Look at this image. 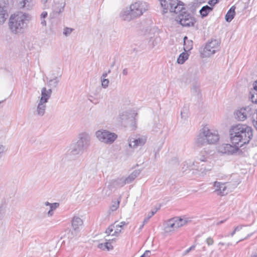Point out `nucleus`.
<instances>
[{"mask_svg": "<svg viewBox=\"0 0 257 257\" xmlns=\"http://www.w3.org/2000/svg\"><path fill=\"white\" fill-rule=\"evenodd\" d=\"M212 7L206 5L205 6H203L199 12L202 17H205L208 15L209 13L211 12L212 10Z\"/></svg>", "mask_w": 257, "mask_h": 257, "instance_id": "nucleus-26", "label": "nucleus"}, {"mask_svg": "<svg viewBox=\"0 0 257 257\" xmlns=\"http://www.w3.org/2000/svg\"><path fill=\"white\" fill-rule=\"evenodd\" d=\"M144 225H145V224H144V222H143V224H142V225H141V226L140 227V230H141V229L143 228V227H144Z\"/></svg>", "mask_w": 257, "mask_h": 257, "instance_id": "nucleus-58", "label": "nucleus"}, {"mask_svg": "<svg viewBox=\"0 0 257 257\" xmlns=\"http://www.w3.org/2000/svg\"><path fill=\"white\" fill-rule=\"evenodd\" d=\"M161 7L163 8L162 13L165 14L168 11V8H167V5L170 6L171 5H175L178 0H159Z\"/></svg>", "mask_w": 257, "mask_h": 257, "instance_id": "nucleus-19", "label": "nucleus"}, {"mask_svg": "<svg viewBox=\"0 0 257 257\" xmlns=\"http://www.w3.org/2000/svg\"><path fill=\"white\" fill-rule=\"evenodd\" d=\"M184 50H185V51H187L186 49H185V48H184Z\"/></svg>", "mask_w": 257, "mask_h": 257, "instance_id": "nucleus-64", "label": "nucleus"}, {"mask_svg": "<svg viewBox=\"0 0 257 257\" xmlns=\"http://www.w3.org/2000/svg\"><path fill=\"white\" fill-rule=\"evenodd\" d=\"M107 73H103L101 76V78L102 79L103 78H105V77L107 76Z\"/></svg>", "mask_w": 257, "mask_h": 257, "instance_id": "nucleus-53", "label": "nucleus"}, {"mask_svg": "<svg viewBox=\"0 0 257 257\" xmlns=\"http://www.w3.org/2000/svg\"><path fill=\"white\" fill-rule=\"evenodd\" d=\"M28 0H23L22 2H20L21 7L24 8L26 7V5L27 3H28Z\"/></svg>", "mask_w": 257, "mask_h": 257, "instance_id": "nucleus-46", "label": "nucleus"}, {"mask_svg": "<svg viewBox=\"0 0 257 257\" xmlns=\"http://www.w3.org/2000/svg\"><path fill=\"white\" fill-rule=\"evenodd\" d=\"M218 47V41L215 39L211 40L206 44L203 50L200 51L202 57L203 58L210 57L216 52Z\"/></svg>", "mask_w": 257, "mask_h": 257, "instance_id": "nucleus-9", "label": "nucleus"}, {"mask_svg": "<svg viewBox=\"0 0 257 257\" xmlns=\"http://www.w3.org/2000/svg\"><path fill=\"white\" fill-rule=\"evenodd\" d=\"M48 0H41L42 1V3L44 5H45L46 4V3H47Z\"/></svg>", "mask_w": 257, "mask_h": 257, "instance_id": "nucleus-55", "label": "nucleus"}, {"mask_svg": "<svg viewBox=\"0 0 257 257\" xmlns=\"http://www.w3.org/2000/svg\"><path fill=\"white\" fill-rule=\"evenodd\" d=\"M83 224L82 220L78 217H74L72 220V226L75 231H78Z\"/></svg>", "mask_w": 257, "mask_h": 257, "instance_id": "nucleus-24", "label": "nucleus"}, {"mask_svg": "<svg viewBox=\"0 0 257 257\" xmlns=\"http://www.w3.org/2000/svg\"><path fill=\"white\" fill-rule=\"evenodd\" d=\"M188 54L185 52L182 53L177 59V62L179 64H182L188 59Z\"/></svg>", "mask_w": 257, "mask_h": 257, "instance_id": "nucleus-28", "label": "nucleus"}, {"mask_svg": "<svg viewBox=\"0 0 257 257\" xmlns=\"http://www.w3.org/2000/svg\"><path fill=\"white\" fill-rule=\"evenodd\" d=\"M224 244H225V243L223 242H219V245H224Z\"/></svg>", "mask_w": 257, "mask_h": 257, "instance_id": "nucleus-60", "label": "nucleus"}, {"mask_svg": "<svg viewBox=\"0 0 257 257\" xmlns=\"http://www.w3.org/2000/svg\"><path fill=\"white\" fill-rule=\"evenodd\" d=\"M122 73L123 75L126 76L128 74V70L127 68H124L123 69Z\"/></svg>", "mask_w": 257, "mask_h": 257, "instance_id": "nucleus-48", "label": "nucleus"}, {"mask_svg": "<svg viewBox=\"0 0 257 257\" xmlns=\"http://www.w3.org/2000/svg\"><path fill=\"white\" fill-rule=\"evenodd\" d=\"M210 159V157L207 154L206 151H202L194 162L211 163L209 161Z\"/></svg>", "mask_w": 257, "mask_h": 257, "instance_id": "nucleus-20", "label": "nucleus"}, {"mask_svg": "<svg viewBox=\"0 0 257 257\" xmlns=\"http://www.w3.org/2000/svg\"><path fill=\"white\" fill-rule=\"evenodd\" d=\"M121 200V196H120L116 201L112 202V204L110 206V209L112 211H115L119 207L120 201Z\"/></svg>", "mask_w": 257, "mask_h": 257, "instance_id": "nucleus-30", "label": "nucleus"}, {"mask_svg": "<svg viewBox=\"0 0 257 257\" xmlns=\"http://www.w3.org/2000/svg\"><path fill=\"white\" fill-rule=\"evenodd\" d=\"M52 204V203H49V202H48V201H47V202H45V205L46 206H51V204Z\"/></svg>", "mask_w": 257, "mask_h": 257, "instance_id": "nucleus-54", "label": "nucleus"}, {"mask_svg": "<svg viewBox=\"0 0 257 257\" xmlns=\"http://www.w3.org/2000/svg\"><path fill=\"white\" fill-rule=\"evenodd\" d=\"M235 7L234 6H232L227 12L225 15V20L226 22H230L234 18L235 14Z\"/></svg>", "mask_w": 257, "mask_h": 257, "instance_id": "nucleus-25", "label": "nucleus"}, {"mask_svg": "<svg viewBox=\"0 0 257 257\" xmlns=\"http://www.w3.org/2000/svg\"><path fill=\"white\" fill-rule=\"evenodd\" d=\"M242 227V225H239V226H236L234 229H235V231H238L239 230H240V229H241Z\"/></svg>", "mask_w": 257, "mask_h": 257, "instance_id": "nucleus-50", "label": "nucleus"}, {"mask_svg": "<svg viewBox=\"0 0 257 257\" xmlns=\"http://www.w3.org/2000/svg\"><path fill=\"white\" fill-rule=\"evenodd\" d=\"M125 184L123 180V177L112 180L109 182V184L108 185V188L110 191L108 192L107 195H110L113 189H116L118 188L122 187Z\"/></svg>", "mask_w": 257, "mask_h": 257, "instance_id": "nucleus-14", "label": "nucleus"}, {"mask_svg": "<svg viewBox=\"0 0 257 257\" xmlns=\"http://www.w3.org/2000/svg\"><path fill=\"white\" fill-rule=\"evenodd\" d=\"M251 120L253 126L257 130V109H254V112L251 118Z\"/></svg>", "mask_w": 257, "mask_h": 257, "instance_id": "nucleus-31", "label": "nucleus"}, {"mask_svg": "<svg viewBox=\"0 0 257 257\" xmlns=\"http://www.w3.org/2000/svg\"><path fill=\"white\" fill-rule=\"evenodd\" d=\"M226 245H227V246H229L230 245H231V244H230V243H228Z\"/></svg>", "mask_w": 257, "mask_h": 257, "instance_id": "nucleus-62", "label": "nucleus"}, {"mask_svg": "<svg viewBox=\"0 0 257 257\" xmlns=\"http://www.w3.org/2000/svg\"><path fill=\"white\" fill-rule=\"evenodd\" d=\"M106 240H107V241L104 243H101L98 244L97 245L98 248L101 249L102 250H105L106 249L108 251L112 250L113 247L111 245V242L113 241H115V239H106Z\"/></svg>", "mask_w": 257, "mask_h": 257, "instance_id": "nucleus-22", "label": "nucleus"}, {"mask_svg": "<svg viewBox=\"0 0 257 257\" xmlns=\"http://www.w3.org/2000/svg\"><path fill=\"white\" fill-rule=\"evenodd\" d=\"M91 137L86 133L79 135L77 142L71 146L70 154L73 155H81L90 145Z\"/></svg>", "mask_w": 257, "mask_h": 257, "instance_id": "nucleus-6", "label": "nucleus"}, {"mask_svg": "<svg viewBox=\"0 0 257 257\" xmlns=\"http://www.w3.org/2000/svg\"><path fill=\"white\" fill-rule=\"evenodd\" d=\"M195 245H192L189 248L190 250H193L195 248Z\"/></svg>", "mask_w": 257, "mask_h": 257, "instance_id": "nucleus-56", "label": "nucleus"}, {"mask_svg": "<svg viewBox=\"0 0 257 257\" xmlns=\"http://www.w3.org/2000/svg\"><path fill=\"white\" fill-rule=\"evenodd\" d=\"M52 91L51 89H47L46 87H43L41 89V94L40 101L45 102H48V100L51 97Z\"/></svg>", "mask_w": 257, "mask_h": 257, "instance_id": "nucleus-18", "label": "nucleus"}, {"mask_svg": "<svg viewBox=\"0 0 257 257\" xmlns=\"http://www.w3.org/2000/svg\"><path fill=\"white\" fill-rule=\"evenodd\" d=\"M7 203V200L5 198L0 200V220L3 219L5 215Z\"/></svg>", "mask_w": 257, "mask_h": 257, "instance_id": "nucleus-23", "label": "nucleus"}, {"mask_svg": "<svg viewBox=\"0 0 257 257\" xmlns=\"http://www.w3.org/2000/svg\"><path fill=\"white\" fill-rule=\"evenodd\" d=\"M53 210H49V211L48 212V215L49 216H52L53 214Z\"/></svg>", "mask_w": 257, "mask_h": 257, "instance_id": "nucleus-51", "label": "nucleus"}, {"mask_svg": "<svg viewBox=\"0 0 257 257\" xmlns=\"http://www.w3.org/2000/svg\"><path fill=\"white\" fill-rule=\"evenodd\" d=\"M168 11L174 13L177 16L175 17V20L178 22L184 27H190L194 25L195 21L194 17L187 12L186 9L184 7L183 3L180 1L177 2L175 5L167 6Z\"/></svg>", "mask_w": 257, "mask_h": 257, "instance_id": "nucleus-3", "label": "nucleus"}, {"mask_svg": "<svg viewBox=\"0 0 257 257\" xmlns=\"http://www.w3.org/2000/svg\"><path fill=\"white\" fill-rule=\"evenodd\" d=\"M59 206V204L58 203H53L51 204V206H50V210L53 211L58 208Z\"/></svg>", "mask_w": 257, "mask_h": 257, "instance_id": "nucleus-39", "label": "nucleus"}, {"mask_svg": "<svg viewBox=\"0 0 257 257\" xmlns=\"http://www.w3.org/2000/svg\"><path fill=\"white\" fill-rule=\"evenodd\" d=\"M251 257H257V254L254 253L251 255Z\"/></svg>", "mask_w": 257, "mask_h": 257, "instance_id": "nucleus-59", "label": "nucleus"}, {"mask_svg": "<svg viewBox=\"0 0 257 257\" xmlns=\"http://www.w3.org/2000/svg\"><path fill=\"white\" fill-rule=\"evenodd\" d=\"M236 231H235V229H234V230L231 233L230 235L232 236L235 234Z\"/></svg>", "mask_w": 257, "mask_h": 257, "instance_id": "nucleus-57", "label": "nucleus"}, {"mask_svg": "<svg viewBox=\"0 0 257 257\" xmlns=\"http://www.w3.org/2000/svg\"><path fill=\"white\" fill-rule=\"evenodd\" d=\"M95 136L99 141L107 144H112L117 137L115 134L103 130L96 132Z\"/></svg>", "mask_w": 257, "mask_h": 257, "instance_id": "nucleus-8", "label": "nucleus"}, {"mask_svg": "<svg viewBox=\"0 0 257 257\" xmlns=\"http://www.w3.org/2000/svg\"><path fill=\"white\" fill-rule=\"evenodd\" d=\"M7 149L5 146L3 145H0V156H2L5 152H6Z\"/></svg>", "mask_w": 257, "mask_h": 257, "instance_id": "nucleus-40", "label": "nucleus"}, {"mask_svg": "<svg viewBox=\"0 0 257 257\" xmlns=\"http://www.w3.org/2000/svg\"><path fill=\"white\" fill-rule=\"evenodd\" d=\"M187 39V37L186 36H185L184 38V43H185V40Z\"/></svg>", "mask_w": 257, "mask_h": 257, "instance_id": "nucleus-61", "label": "nucleus"}, {"mask_svg": "<svg viewBox=\"0 0 257 257\" xmlns=\"http://www.w3.org/2000/svg\"><path fill=\"white\" fill-rule=\"evenodd\" d=\"M41 24L43 26H46L47 25L46 21L45 20V19H41Z\"/></svg>", "mask_w": 257, "mask_h": 257, "instance_id": "nucleus-49", "label": "nucleus"}, {"mask_svg": "<svg viewBox=\"0 0 257 257\" xmlns=\"http://www.w3.org/2000/svg\"><path fill=\"white\" fill-rule=\"evenodd\" d=\"M149 4L143 1H138L123 9L120 14L121 18L125 21H131L142 16L149 10Z\"/></svg>", "mask_w": 257, "mask_h": 257, "instance_id": "nucleus-4", "label": "nucleus"}, {"mask_svg": "<svg viewBox=\"0 0 257 257\" xmlns=\"http://www.w3.org/2000/svg\"><path fill=\"white\" fill-rule=\"evenodd\" d=\"M116 223V222H115L114 224L110 225L106 230L105 233L107 234V235H112V232H113V230L115 228V224Z\"/></svg>", "mask_w": 257, "mask_h": 257, "instance_id": "nucleus-33", "label": "nucleus"}, {"mask_svg": "<svg viewBox=\"0 0 257 257\" xmlns=\"http://www.w3.org/2000/svg\"><path fill=\"white\" fill-rule=\"evenodd\" d=\"M219 139L217 131L204 126L200 130L199 134L195 140V145L202 147L207 144H214Z\"/></svg>", "mask_w": 257, "mask_h": 257, "instance_id": "nucleus-5", "label": "nucleus"}, {"mask_svg": "<svg viewBox=\"0 0 257 257\" xmlns=\"http://www.w3.org/2000/svg\"><path fill=\"white\" fill-rule=\"evenodd\" d=\"M121 228H118L117 227H115V230L113 233H112V235L117 236L119 233L121 232Z\"/></svg>", "mask_w": 257, "mask_h": 257, "instance_id": "nucleus-38", "label": "nucleus"}, {"mask_svg": "<svg viewBox=\"0 0 257 257\" xmlns=\"http://www.w3.org/2000/svg\"><path fill=\"white\" fill-rule=\"evenodd\" d=\"M110 72H111V70H109L108 71V72H107V73H110Z\"/></svg>", "mask_w": 257, "mask_h": 257, "instance_id": "nucleus-63", "label": "nucleus"}, {"mask_svg": "<svg viewBox=\"0 0 257 257\" xmlns=\"http://www.w3.org/2000/svg\"><path fill=\"white\" fill-rule=\"evenodd\" d=\"M193 166V169L198 170L202 173H206L211 170L213 164L211 163L194 162Z\"/></svg>", "mask_w": 257, "mask_h": 257, "instance_id": "nucleus-13", "label": "nucleus"}, {"mask_svg": "<svg viewBox=\"0 0 257 257\" xmlns=\"http://www.w3.org/2000/svg\"><path fill=\"white\" fill-rule=\"evenodd\" d=\"M158 209H154L148 214V216L144 220V224H145L147 222H148L150 218H151L157 212Z\"/></svg>", "mask_w": 257, "mask_h": 257, "instance_id": "nucleus-32", "label": "nucleus"}, {"mask_svg": "<svg viewBox=\"0 0 257 257\" xmlns=\"http://www.w3.org/2000/svg\"><path fill=\"white\" fill-rule=\"evenodd\" d=\"M239 149L238 147L233 146L228 144L220 145L217 147V150L218 152L228 155H233L236 153Z\"/></svg>", "mask_w": 257, "mask_h": 257, "instance_id": "nucleus-11", "label": "nucleus"}, {"mask_svg": "<svg viewBox=\"0 0 257 257\" xmlns=\"http://www.w3.org/2000/svg\"><path fill=\"white\" fill-rule=\"evenodd\" d=\"M191 250L189 248L187 249L183 254V255H186L187 253H188Z\"/></svg>", "mask_w": 257, "mask_h": 257, "instance_id": "nucleus-52", "label": "nucleus"}, {"mask_svg": "<svg viewBox=\"0 0 257 257\" xmlns=\"http://www.w3.org/2000/svg\"><path fill=\"white\" fill-rule=\"evenodd\" d=\"M254 109L252 105L242 107L235 111V118L238 120L244 121L248 117H252Z\"/></svg>", "mask_w": 257, "mask_h": 257, "instance_id": "nucleus-10", "label": "nucleus"}, {"mask_svg": "<svg viewBox=\"0 0 257 257\" xmlns=\"http://www.w3.org/2000/svg\"><path fill=\"white\" fill-rule=\"evenodd\" d=\"M46 103L47 102L39 100L34 114L39 116H43L45 114L47 107Z\"/></svg>", "mask_w": 257, "mask_h": 257, "instance_id": "nucleus-17", "label": "nucleus"}, {"mask_svg": "<svg viewBox=\"0 0 257 257\" xmlns=\"http://www.w3.org/2000/svg\"><path fill=\"white\" fill-rule=\"evenodd\" d=\"M218 3V0H211L208 2V4L210 6V7H212L214 6L216 4Z\"/></svg>", "mask_w": 257, "mask_h": 257, "instance_id": "nucleus-44", "label": "nucleus"}, {"mask_svg": "<svg viewBox=\"0 0 257 257\" xmlns=\"http://www.w3.org/2000/svg\"><path fill=\"white\" fill-rule=\"evenodd\" d=\"M73 31V29L69 28H65L64 29L63 34L66 36H68L71 34L72 32Z\"/></svg>", "mask_w": 257, "mask_h": 257, "instance_id": "nucleus-36", "label": "nucleus"}, {"mask_svg": "<svg viewBox=\"0 0 257 257\" xmlns=\"http://www.w3.org/2000/svg\"><path fill=\"white\" fill-rule=\"evenodd\" d=\"M188 106L187 105L184 106L182 111L181 112V117L184 118L185 119H186L188 117Z\"/></svg>", "mask_w": 257, "mask_h": 257, "instance_id": "nucleus-29", "label": "nucleus"}, {"mask_svg": "<svg viewBox=\"0 0 257 257\" xmlns=\"http://www.w3.org/2000/svg\"><path fill=\"white\" fill-rule=\"evenodd\" d=\"M206 242L208 245H212L214 243L213 239L211 237H208L206 239Z\"/></svg>", "mask_w": 257, "mask_h": 257, "instance_id": "nucleus-41", "label": "nucleus"}, {"mask_svg": "<svg viewBox=\"0 0 257 257\" xmlns=\"http://www.w3.org/2000/svg\"><path fill=\"white\" fill-rule=\"evenodd\" d=\"M151 255V251L146 250L140 257H149Z\"/></svg>", "mask_w": 257, "mask_h": 257, "instance_id": "nucleus-43", "label": "nucleus"}, {"mask_svg": "<svg viewBox=\"0 0 257 257\" xmlns=\"http://www.w3.org/2000/svg\"><path fill=\"white\" fill-rule=\"evenodd\" d=\"M65 0H54L52 7L53 15H58L64 11Z\"/></svg>", "mask_w": 257, "mask_h": 257, "instance_id": "nucleus-15", "label": "nucleus"}, {"mask_svg": "<svg viewBox=\"0 0 257 257\" xmlns=\"http://www.w3.org/2000/svg\"><path fill=\"white\" fill-rule=\"evenodd\" d=\"M141 171L140 170H136L133 171L128 177H123V180L125 184L132 183L140 174Z\"/></svg>", "mask_w": 257, "mask_h": 257, "instance_id": "nucleus-21", "label": "nucleus"}, {"mask_svg": "<svg viewBox=\"0 0 257 257\" xmlns=\"http://www.w3.org/2000/svg\"><path fill=\"white\" fill-rule=\"evenodd\" d=\"M147 141V138L145 136L140 137L138 139H130L129 147L131 148H136L138 147L143 146Z\"/></svg>", "mask_w": 257, "mask_h": 257, "instance_id": "nucleus-16", "label": "nucleus"}, {"mask_svg": "<svg viewBox=\"0 0 257 257\" xmlns=\"http://www.w3.org/2000/svg\"><path fill=\"white\" fill-rule=\"evenodd\" d=\"M59 82V80L57 79V78L56 77L54 79H51L48 82V84L50 86H52L53 87H56L58 85V83Z\"/></svg>", "mask_w": 257, "mask_h": 257, "instance_id": "nucleus-34", "label": "nucleus"}, {"mask_svg": "<svg viewBox=\"0 0 257 257\" xmlns=\"http://www.w3.org/2000/svg\"><path fill=\"white\" fill-rule=\"evenodd\" d=\"M48 16L47 12L44 11L40 15V19H45Z\"/></svg>", "mask_w": 257, "mask_h": 257, "instance_id": "nucleus-45", "label": "nucleus"}, {"mask_svg": "<svg viewBox=\"0 0 257 257\" xmlns=\"http://www.w3.org/2000/svg\"><path fill=\"white\" fill-rule=\"evenodd\" d=\"M192 91L195 93H198L199 92V89L198 86H194L192 88Z\"/></svg>", "mask_w": 257, "mask_h": 257, "instance_id": "nucleus-47", "label": "nucleus"}, {"mask_svg": "<svg viewBox=\"0 0 257 257\" xmlns=\"http://www.w3.org/2000/svg\"><path fill=\"white\" fill-rule=\"evenodd\" d=\"M109 80L107 79L103 78L101 79V85L102 86L105 88L108 86L109 83Z\"/></svg>", "mask_w": 257, "mask_h": 257, "instance_id": "nucleus-37", "label": "nucleus"}, {"mask_svg": "<svg viewBox=\"0 0 257 257\" xmlns=\"http://www.w3.org/2000/svg\"><path fill=\"white\" fill-rule=\"evenodd\" d=\"M127 224V223L122 221L119 224H115V225L116 227H117L118 228H122L124 225H126Z\"/></svg>", "mask_w": 257, "mask_h": 257, "instance_id": "nucleus-42", "label": "nucleus"}, {"mask_svg": "<svg viewBox=\"0 0 257 257\" xmlns=\"http://www.w3.org/2000/svg\"><path fill=\"white\" fill-rule=\"evenodd\" d=\"M32 19V16L26 13L20 12L12 15L9 20V29L15 34L23 33Z\"/></svg>", "mask_w": 257, "mask_h": 257, "instance_id": "nucleus-2", "label": "nucleus"}, {"mask_svg": "<svg viewBox=\"0 0 257 257\" xmlns=\"http://www.w3.org/2000/svg\"><path fill=\"white\" fill-rule=\"evenodd\" d=\"M229 185L227 183H221L216 181L214 183V192L218 195H225L229 192Z\"/></svg>", "mask_w": 257, "mask_h": 257, "instance_id": "nucleus-12", "label": "nucleus"}, {"mask_svg": "<svg viewBox=\"0 0 257 257\" xmlns=\"http://www.w3.org/2000/svg\"><path fill=\"white\" fill-rule=\"evenodd\" d=\"M229 136L232 144L239 148L249 143L253 136L252 130L245 124L234 125L229 130Z\"/></svg>", "mask_w": 257, "mask_h": 257, "instance_id": "nucleus-1", "label": "nucleus"}, {"mask_svg": "<svg viewBox=\"0 0 257 257\" xmlns=\"http://www.w3.org/2000/svg\"><path fill=\"white\" fill-rule=\"evenodd\" d=\"M191 219L187 217H174L169 220L164 228L166 232H170L179 227L185 225L191 222Z\"/></svg>", "mask_w": 257, "mask_h": 257, "instance_id": "nucleus-7", "label": "nucleus"}, {"mask_svg": "<svg viewBox=\"0 0 257 257\" xmlns=\"http://www.w3.org/2000/svg\"><path fill=\"white\" fill-rule=\"evenodd\" d=\"M253 88L254 90L250 92V99L253 103H257V80L254 82Z\"/></svg>", "mask_w": 257, "mask_h": 257, "instance_id": "nucleus-27", "label": "nucleus"}, {"mask_svg": "<svg viewBox=\"0 0 257 257\" xmlns=\"http://www.w3.org/2000/svg\"><path fill=\"white\" fill-rule=\"evenodd\" d=\"M128 112L127 111H123L121 114H120L119 116L120 118L122 120H126L129 118L128 117Z\"/></svg>", "mask_w": 257, "mask_h": 257, "instance_id": "nucleus-35", "label": "nucleus"}]
</instances>
